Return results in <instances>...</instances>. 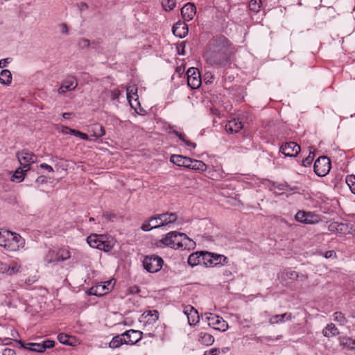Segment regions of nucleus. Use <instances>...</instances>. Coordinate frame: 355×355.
Wrapping results in <instances>:
<instances>
[{"mask_svg":"<svg viewBox=\"0 0 355 355\" xmlns=\"http://www.w3.org/2000/svg\"><path fill=\"white\" fill-rule=\"evenodd\" d=\"M230 43L224 36L216 38L204 54V58L210 65H222L228 62Z\"/></svg>","mask_w":355,"mask_h":355,"instance_id":"1","label":"nucleus"},{"mask_svg":"<svg viewBox=\"0 0 355 355\" xmlns=\"http://www.w3.org/2000/svg\"><path fill=\"white\" fill-rule=\"evenodd\" d=\"M25 240L19 234L8 230H0V246L8 251L15 252L23 248Z\"/></svg>","mask_w":355,"mask_h":355,"instance_id":"2","label":"nucleus"},{"mask_svg":"<svg viewBox=\"0 0 355 355\" xmlns=\"http://www.w3.org/2000/svg\"><path fill=\"white\" fill-rule=\"evenodd\" d=\"M164 245L173 249L184 250L190 248L192 240H191L185 234L178 233L175 231L170 232L166 234L160 241Z\"/></svg>","mask_w":355,"mask_h":355,"instance_id":"3","label":"nucleus"},{"mask_svg":"<svg viewBox=\"0 0 355 355\" xmlns=\"http://www.w3.org/2000/svg\"><path fill=\"white\" fill-rule=\"evenodd\" d=\"M71 257V252L67 248L49 249L43 257L45 267L52 268L58 263L68 260Z\"/></svg>","mask_w":355,"mask_h":355,"instance_id":"4","label":"nucleus"},{"mask_svg":"<svg viewBox=\"0 0 355 355\" xmlns=\"http://www.w3.org/2000/svg\"><path fill=\"white\" fill-rule=\"evenodd\" d=\"M87 242L90 247L105 252H110L114 246L113 239H108L103 234H92L87 237Z\"/></svg>","mask_w":355,"mask_h":355,"instance_id":"5","label":"nucleus"},{"mask_svg":"<svg viewBox=\"0 0 355 355\" xmlns=\"http://www.w3.org/2000/svg\"><path fill=\"white\" fill-rule=\"evenodd\" d=\"M21 347L34 352L42 353L45 352L46 349H50L54 347L55 342L50 340H46L41 343H24L21 340L17 341Z\"/></svg>","mask_w":355,"mask_h":355,"instance_id":"6","label":"nucleus"},{"mask_svg":"<svg viewBox=\"0 0 355 355\" xmlns=\"http://www.w3.org/2000/svg\"><path fill=\"white\" fill-rule=\"evenodd\" d=\"M163 259L158 256H146L143 260L144 268L149 272H158L163 266Z\"/></svg>","mask_w":355,"mask_h":355,"instance_id":"7","label":"nucleus"},{"mask_svg":"<svg viewBox=\"0 0 355 355\" xmlns=\"http://www.w3.org/2000/svg\"><path fill=\"white\" fill-rule=\"evenodd\" d=\"M205 319L209 327L214 329L225 331L228 329V324L223 318L214 313H208L205 314Z\"/></svg>","mask_w":355,"mask_h":355,"instance_id":"8","label":"nucleus"},{"mask_svg":"<svg viewBox=\"0 0 355 355\" xmlns=\"http://www.w3.org/2000/svg\"><path fill=\"white\" fill-rule=\"evenodd\" d=\"M314 171L320 177H324L328 174L331 168V162L325 156L318 157L314 163Z\"/></svg>","mask_w":355,"mask_h":355,"instance_id":"9","label":"nucleus"},{"mask_svg":"<svg viewBox=\"0 0 355 355\" xmlns=\"http://www.w3.org/2000/svg\"><path fill=\"white\" fill-rule=\"evenodd\" d=\"M295 219L300 223L313 225L316 224L320 221V218L318 215L311 211H299L295 216Z\"/></svg>","mask_w":355,"mask_h":355,"instance_id":"10","label":"nucleus"},{"mask_svg":"<svg viewBox=\"0 0 355 355\" xmlns=\"http://www.w3.org/2000/svg\"><path fill=\"white\" fill-rule=\"evenodd\" d=\"M17 157L20 165L24 167L25 171L30 170L31 165L35 162L37 158L33 153L26 150H22L18 153Z\"/></svg>","mask_w":355,"mask_h":355,"instance_id":"11","label":"nucleus"},{"mask_svg":"<svg viewBox=\"0 0 355 355\" xmlns=\"http://www.w3.org/2000/svg\"><path fill=\"white\" fill-rule=\"evenodd\" d=\"M187 84L192 89H197L201 85V78L198 69L191 67L187 70Z\"/></svg>","mask_w":355,"mask_h":355,"instance_id":"12","label":"nucleus"},{"mask_svg":"<svg viewBox=\"0 0 355 355\" xmlns=\"http://www.w3.org/2000/svg\"><path fill=\"white\" fill-rule=\"evenodd\" d=\"M279 151L286 157H295L300 152V146L293 141L286 142L280 146Z\"/></svg>","mask_w":355,"mask_h":355,"instance_id":"13","label":"nucleus"},{"mask_svg":"<svg viewBox=\"0 0 355 355\" xmlns=\"http://www.w3.org/2000/svg\"><path fill=\"white\" fill-rule=\"evenodd\" d=\"M205 262L204 265L207 267L216 266L223 262H225L227 257L223 255L214 254L209 252H205Z\"/></svg>","mask_w":355,"mask_h":355,"instance_id":"14","label":"nucleus"},{"mask_svg":"<svg viewBox=\"0 0 355 355\" xmlns=\"http://www.w3.org/2000/svg\"><path fill=\"white\" fill-rule=\"evenodd\" d=\"M112 287V281H106L103 284H99L90 288L88 291V295L102 296L110 291Z\"/></svg>","mask_w":355,"mask_h":355,"instance_id":"15","label":"nucleus"},{"mask_svg":"<svg viewBox=\"0 0 355 355\" xmlns=\"http://www.w3.org/2000/svg\"><path fill=\"white\" fill-rule=\"evenodd\" d=\"M127 99L131 107L136 111L137 107L140 106L138 101L137 87L135 85H130L126 87Z\"/></svg>","mask_w":355,"mask_h":355,"instance_id":"16","label":"nucleus"},{"mask_svg":"<svg viewBox=\"0 0 355 355\" xmlns=\"http://www.w3.org/2000/svg\"><path fill=\"white\" fill-rule=\"evenodd\" d=\"M143 332L139 330L130 329L121 334L126 341V345H134L142 338Z\"/></svg>","mask_w":355,"mask_h":355,"instance_id":"17","label":"nucleus"},{"mask_svg":"<svg viewBox=\"0 0 355 355\" xmlns=\"http://www.w3.org/2000/svg\"><path fill=\"white\" fill-rule=\"evenodd\" d=\"M159 318V312L157 310L146 311L141 315V321L145 326L153 324Z\"/></svg>","mask_w":355,"mask_h":355,"instance_id":"18","label":"nucleus"},{"mask_svg":"<svg viewBox=\"0 0 355 355\" xmlns=\"http://www.w3.org/2000/svg\"><path fill=\"white\" fill-rule=\"evenodd\" d=\"M78 83L74 77H68L63 81L62 85L58 89V94H63L67 92L72 91L75 89Z\"/></svg>","mask_w":355,"mask_h":355,"instance_id":"19","label":"nucleus"},{"mask_svg":"<svg viewBox=\"0 0 355 355\" xmlns=\"http://www.w3.org/2000/svg\"><path fill=\"white\" fill-rule=\"evenodd\" d=\"M0 270L2 272H6L9 275H12L21 272V266L19 262L12 261L8 266L6 264H1Z\"/></svg>","mask_w":355,"mask_h":355,"instance_id":"20","label":"nucleus"},{"mask_svg":"<svg viewBox=\"0 0 355 355\" xmlns=\"http://www.w3.org/2000/svg\"><path fill=\"white\" fill-rule=\"evenodd\" d=\"M196 13V8L193 3H187L181 9V15L185 21L191 20Z\"/></svg>","mask_w":355,"mask_h":355,"instance_id":"21","label":"nucleus"},{"mask_svg":"<svg viewBox=\"0 0 355 355\" xmlns=\"http://www.w3.org/2000/svg\"><path fill=\"white\" fill-rule=\"evenodd\" d=\"M184 313L187 315L189 325H195L199 322V315L197 310L191 306L184 308Z\"/></svg>","mask_w":355,"mask_h":355,"instance_id":"22","label":"nucleus"},{"mask_svg":"<svg viewBox=\"0 0 355 355\" xmlns=\"http://www.w3.org/2000/svg\"><path fill=\"white\" fill-rule=\"evenodd\" d=\"M204 255L205 252L203 251L193 252L189 256L187 262L191 266L193 267L201 264L204 265Z\"/></svg>","mask_w":355,"mask_h":355,"instance_id":"23","label":"nucleus"},{"mask_svg":"<svg viewBox=\"0 0 355 355\" xmlns=\"http://www.w3.org/2000/svg\"><path fill=\"white\" fill-rule=\"evenodd\" d=\"M242 128L243 124L241 121L236 119L229 121L225 125L226 131L230 133H237Z\"/></svg>","mask_w":355,"mask_h":355,"instance_id":"24","label":"nucleus"},{"mask_svg":"<svg viewBox=\"0 0 355 355\" xmlns=\"http://www.w3.org/2000/svg\"><path fill=\"white\" fill-rule=\"evenodd\" d=\"M198 340L201 344L209 346L211 345L214 342V336L207 332L201 331L198 334Z\"/></svg>","mask_w":355,"mask_h":355,"instance_id":"25","label":"nucleus"},{"mask_svg":"<svg viewBox=\"0 0 355 355\" xmlns=\"http://www.w3.org/2000/svg\"><path fill=\"white\" fill-rule=\"evenodd\" d=\"M178 219V216L175 213H165L160 214L161 224L163 226L175 223Z\"/></svg>","mask_w":355,"mask_h":355,"instance_id":"26","label":"nucleus"},{"mask_svg":"<svg viewBox=\"0 0 355 355\" xmlns=\"http://www.w3.org/2000/svg\"><path fill=\"white\" fill-rule=\"evenodd\" d=\"M173 34L180 38L184 37L188 33V28L184 24L178 23L173 27Z\"/></svg>","mask_w":355,"mask_h":355,"instance_id":"27","label":"nucleus"},{"mask_svg":"<svg viewBox=\"0 0 355 355\" xmlns=\"http://www.w3.org/2000/svg\"><path fill=\"white\" fill-rule=\"evenodd\" d=\"M322 334L325 337H333L339 334V330L333 323L328 324L322 330Z\"/></svg>","mask_w":355,"mask_h":355,"instance_id":"28","label":"nucleus"},{"mask_svg":"<svg viewBox=\"0 0 355 355\" xmlns=\"http://www.w3.org/2000/svg\"><path fill=\"white\" fill-rule=\"evenodd\" d=\"M12 73L8 69H3L0 72V83L5 85H10L12 83Z\"/></svg>","mask_w":355,"mask_h":355,"instance_id":"29","label":"nucleus"},{"mask_svg":"<svg viewBox=\"0 0 355 355\" xmlns=\"http://www.w3.org/2000/svg\"><path fill=\"white\" fill-rule=\"evenodd\" d=\"M123 344L126 345V341L124 339V337L123 336H121V335L114 336L111 340V341L109 343V347L110 348L115 349V348L119 347L120 346H121Z\"/></svg>","mask_w":355,"mask_h":355,"instance_id":"30","label":"nucleus"},{"mask_svg":"<svg viewBox=\"0 0 355 355\" xmlns=\"http://www.w3.org/2000/svg\"><path fill=\"white\" fill-rule=\"evenodd\" d=\"M291 313H284L281 315H276L271 317L269 319V323L271 324H278L279 322H283L284 320H291Z\"/></svg>","mask_w":355,"mask_h":355,"instance_id":"31","label":"nucleus"},{"mask_svg":"<svg viewBox=\"0 0 355 355\" xmlns=\"http://www.w3.org/2000/svg\"><path fill=\"white\" fill-rule=\"evenodd\" d=\"M26 172L24 170V167L17 168L12 176V180L17 182H22L24 180Z\"/></svg>","mask_w":355,"mask_h":355,"instance_id":"32","label":"nucleus"},{"mask_svg":"<svg viewBox=\"0 0 355 355\" xmlns=\"http://www.w3.org/2000/svg\"><path fill=\"white\" fill-rule=\"evenodd\" d=\"M190 169L205 171L207 170V165L202 161L192 159Z\"/></svg>","mask_w":355,"mask_h":355,"instance_id":"33","label":"nucleus"},{"mask_svg":"<svg viewBox=\"0 0 355 355\" xmlns=\"http://www.w3.org/2000/svg\"><path fill=\"white\" fill-rule=\"evenodd\" d=\"M92 128L93 136L95 137H101L105 135V130L102 125L94 124Z\"/></svg>","mask_w":355,"mask_h":355,"instance_id":"34","label":"nucleus"},{"mask_svg":"<svg viewBox=\"0 0 355 355\" xmlns=\"http://www.w3.org/2000/svg\"><path fill=\"white\" fill-rule=\"evenodd\" d=\"M184 157L180 155H172L170 157V161L178 166H182Z\"/></svg>","mask_w":355,"mask_h":355,"instance_id":"35","label":"nucleus"},{"mask_svg":"<svg viewBox=\"0 0 355 355\" xmlns=\"http://www.w3.org/2000/svg\"><path fill=\"white\" fill-rule=\"evenodd\" d=\"M346 184L352 193L355 194V175H349L346 177Z\"/></svg>","mask_w":355,"mask_h":355,"instance_id":"36","label":"nucleus"},{"mask_svg":"<svg viewBox=\"0 0 355 355\" xmlns=\"http://www.w3.org/2000/svg\"><path fill=\"white\" fill-rule=\"evenodd\" d=\"M162 5L164 10H172L176 6L175 0H162Z\"/></svg>","mask_w":355,"mask_h":355,"instance_id":"37","label":"nucleus"},{"mask_svg":"<svg viewBox=\"0 0 355 355\" xmlns=\"http://www.w3.org/2000/svg\"><path fill=\"white\" fill-rule=\"evenodd\" d=\"M333 316L334 320L339 323L340 325H344L347 323V319L343 313L335 312Z\"/></svg>","mask_w":355,"mask_h":355,"instance_id":"38","label":"nucleus"},{"mask_svg":"<svg viewBox=\"0 0 355 355\" xmlns=\"http://www.w3.org/2000/svg\"><path fill=\"white\" fill-rule=\"evenodd\" d=\"M261 5V0H251L249 2V8L254 12H258L260 10Z\"/></svg>","mask_w":355,"mask_h":355,"instance_id":"39","label":"nucleus"},{"mask_svg":"<svg viewBox=\"0 0 355 355\" xmlns=\"http://www.w3.org/2000/svg\"><path fill=\"white\" fill-rule=\"evenodd\" d=\"M341 344L347 347L355 349V339L345 337L341 340Z\"/></svg>","mask_w":355,"mask_h":355,"instance_id":"40","label":"nucleus"},{"mask_svg":"<svg viewBox=\"0 0 355 355\" xmlns=\"http://www.w3.org/2000/svg\"><path fill=\"white\" fill-rule=\"evenodd\" d=\"M150 220L151 225H153V227H154V229L163 227L162 224H161V223H160L161 222L160 214H158L154 217H152L150 219Z\"/></svg>","mask_w":355,"mask_h":355,"instance_id":"41","label":"nucleus"},{"mask_svg":"<svg viewBox=\"0 0 355 355\" xmlns=\"http://www.w3.org/2000/svg\"><path fill=\"white\" fill-rule=\"evenodd\" d=\"M58 339L62 344L71 345V343L69 342V336L64 334H60L58 336Z\"/></svg>","mask_w":355,"mask_h":355,"instance_id":"42","label":"nucleus"},{"mask_svg":"<svg viewBox=\"0 0 355 355\" xmlns=\"http://www.w3.org/2000/svg\"><path fill=\"white\" fill-rule=\"evenodd\" d=\"M314 159V154L313 152L310 151L309 155L302 160V165L304 166H309L311 164L313 160Z\"/></svg>","mask_w":355,"mask_h":355,"instance_id":"43","label":"nucleus"},{"mask_svg":"<svg viewBox=\"0 0 355 355\" xmlns=\"http://www.w3.org/2000/svg\"><path fill=\"white\" fill-rule=\"evenodd\" d=\"M70 134L73 135L76 137H78L83 140H89L88 135L85 133L81 132L79 130H76L73 129V130H70Z\"/></svg>","mask_w":355,"mask_h":355,"instance_id":"44","label":"nucleus"},{"mask_svg":"<svg viewBox=\"0 0 355 355\" xmlns=\"http://www.w3.org/2000/svg\"><path fill=\"white\" fill-rule=\"evenodd\" d=\"M285 275L286 276L287 278L291 279H295L299 277L297 272L291 270H286L285 272Z\"/></svg>","mask_w":355,"mask_h":355,"instance_id":"45","label":"nucleus"},{"mask_svg":"<svg viewBox=\"0 0 355 355\" xmlns=\"http://www.w3.org/2000/svg\"><path fill=\"white\" fill-rule=\"evenodd\" d=\"M121 92L119 89H115L112 91H110V98L112 101H114L119 98Z\"/></svg>","mask_w":355,"mask_h":355,"instance_id":"46","label":"nucleus"},{"mask_svg":"<svg viewBox=\"0 0 355 355\" xmlns=\"http://www.w3.org/2000/svg\"><path fill=\"white\" fill-rule=\"evenodd\" d=\"M152 229H154V227H153V225H151V222H150V220L148 222L144 223L141 225V230L143 231L147 232V231H149V230H150Z\"/></svg>","mask_w":355,"mask_h":355,"instance_id":"47","label":"nucleus"},{"mask_svg":"<svg viewBox=\"0 0 355 355\" xmlns=\"http://www.w3.org/2000/svg\"><path fill=\"white\" fill-rule=\"evenodd\" d=\"M204 80L206 83H211L213 80V76L211 72H206L204 76Z\"/></svg>","mask_w":355,"mask_h":355,"instance_id":"48","label":"nucleus"},{"mask_svg":"<svg viewBox=\"0 0 355 355\" xmlns=\"http://www.w3.org/2000/svg\"><path fill=\"white\" fill-rule=\"evenodd\" d=\"M192 159L188 157H184V163L182 167H185L190 169V165L191 164Z\"/></svg>","mask_w":355,"mask_h":355,"instance_id":"49","label":"nucleus"},{"mask_svg":"<svg viewBox=\"0 0 355 355\" xmlns=\"http://www.w3.org/2000/svg\"><path fill=\"white\" fill-rule=\"evenodd\" d=\"M40 167L41 168L46 169L49 173H53L54 171L53 168H52V166H51L50 165H49L47 164H45V163L41 164L40 165Z\"/></svg>","mask_w":355,"mask_h":355,"instance_id":"50","label":"nucleus"},{"mask_svg":"<svg viewBox=\"0 0 355 355\" xmlns=\"http://www.w3.org/2000/svg\"><path fill=\"white\" fill-rule=\"evenodd\" d=\"M2 355H16V353L12 349L6 348L3 349Z\"/></svg>","mask_w":355,"mask_h":355,"instance_id":"51","label":"nucleus"},{"mask_svg":"<svg viewBox=\"0 0 355 355\" xmlns=\"http://www.w3.org/2000/svg\"><path fill=\"white\" fill-rule=\"evenodd\" d=\"M182 141L184 143V144L188 146V147H191L192 148H196V144L195 143H193L187 139H185V137L184 138V139L182 140Z\"/></svg>","mask_w":355,"mask_h":355,"instance_id":"52","label":"nucleus"},{"mask_svg":"<svg viewBox=\"0 0 355 355\" xmlns=\"http://www.w3.org/2000/svg\"><path fill=\"white\" fill-rule=\"evenodd\" d=\"M70 130H73V129H71L67 126H62L60 132L64 135H67L70 134Z\"/></svg>","mask_w":355,"mask_h":355,"instance_id":"53","label":"nucleus"},{"mask_svg":"<svg viewBox=\"0 0 355 355\" xmlns=\"http://www.w3.org/2000/svg\"><path fill=\"white\" fill-rule=\"evenodd\" d=\"M10 62L9 58H4L0 60V68H4Z\"/></svg>","mask_w":355,"mask_h":355,"instance_id":"54","label":"nucleus"},{"mask_svg":"<svg viewBox=\"0 0 355 355\" xmlns=\"http://www.w3.org/2000/svg\"><path fill=\"white\" fill-rule=\"evenodd\" d=\"M60 32L63 34H67L68 33V27L66 24H62L60 25Z\"/></svg>","mask_w":355,"mask_h":355,"instance_id":"55","label":"nucleus"},{"mask_svg":"<svg viewBox=\"0 0 355 355\" xmlns=\"http://www.w3.org/2000/svg\"><path fill=\"white\" fill-rule=\"evenodd\" d=\"M10 336H11V338H10L11 340H16L17 338L19 336V334L17 331L12 329V330H11Z\"/></svg>","mask_w":355,"mask_h":355,"instance_id":"56","label":"nucleus"},{"mask_svg":"<svg viewBox=\"0 0 355 355\" xmlns=\"http://www.w3.org/2000/svg\"><path fill=\"white\" fill-rule=\"evenodd\" d=\"M209 355H218L219 353V350L217 348H212L208 350Z\"/></svg>","mask_w":355,"mask_h":355,"instance_id":"57","label":"nucleus"},{"mask_svg":"<svg viewBox=\"0 0 355 355\" xmlns=\"http://www.w3.org/2000/svg\"><path fill=\"white\" fill-rule=\"evenodd\" d=\"M80 45L83 47L88 46L89 45V41L86 39H83L80 42Z\"/></svg>","mask_w":355,"mask_h":355,"instance_id":"58","label":"nucleus"},{"mask_svg":"<svg viewBox=\"0 0 355 355\" xmlns=\"http://www.w3.org/2000/svg\"><path fill=\"white\" fill-rule=\"evenodd\" d=\"M173 133L175 134L177 137H178V138L180 139V140H183L184 138V135L182 133H180L179 132L176 131V130H173Z\"/></svg>","mask_w":355,"mask_h":355,"instance_id":"59","label":"nucleus"},{"mask_svg":"<svg viewBox=\"0 0 355 355\" xmlns=\"http://www.w3.org/2000/svg\"><path fill=\"white\" fill-rule=\"evenodd\" d=\"M334 254H335V252L332 250H329V251H327L325 252V255L324 257L326 258H330Z\"/></svg>","mask_w":355,"mask_h":355,"instance_id":"60","label":"nucleus"},{"mask_svg":"<svg viewBox=\"0 0 355 355\" xmlns=\"http://www.w3.org/2000/svg\"><path fill=\"white\" fill-rule=\"evenodd\" d=\"M71 115V113L65 112V113L62 114V117L65 119H69Z\"/></svg>","mask_w":355,"mask_h":355,"instance_id":"61","label":"nucleus"},{"mask_svg":"<svg viewBox=\"0 0 355 355\" xmlns=\"http://www.w3.org/2000/svg\"><path fill=\"white\" fill-rule=\"evenodd\" d=\"M181 46H182V50L181 51L178 50V53L180 55H184V45L183 44H181Z\"/></svg>","mask_w":355,"mask_h":355,"instance_id":"62","label":"nucleus"},{"mask_svg":"<svg viewBox=\"0 0 355 355\" xmlns=\"http://www.w3.org/2000/svg\"><path fill=\"white\" fill-rule=\"evenodd\" d=\"M11 340L10 338H6L3 339V341L5 342V344L6 345H8L9 344V340Z\"/></svg>","mask_w":355,"mask_h":355,"instance_id":"63","label":"nucleus"},{"mask_svg":"<svg viewBox=\"0 0 355 355\" xmlns=\"http://www.w3.org/2000/svg\"><path fill=\"white\" fill-rule=\"evenodd\" d=\"M203 355H209V353L208 351L205 352Z\"/></svg>","mask_w":355,"mask_h":355,"instance_id":"64","label":"nucleus"}]
</instances>
